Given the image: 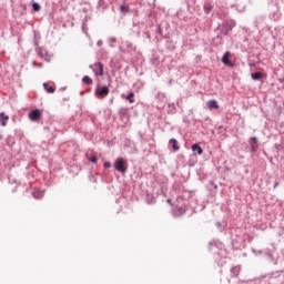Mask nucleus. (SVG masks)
<instances>
[{
	"mask_svg": "<svg viewBox=\"0 0 284 284\" xmlns=\"http://www.w3.org/2000/svg\"><path fill=\"white\" fill-rule=\"evenodd\" d=\"M114 169L116 172H120L121 174H125L128 172V161L123 158H118L113 163Z\"/></svg>",
	"mask_w": 284,
	"mask_h": 284,
	"instance_id": "1",
	"label": "nucleus"
},
{
	"mask_svg": "<svg viewBox=\"0 0 284 284\" xmlns=\"http://www.w3.org/2000/svg\"><path fill=\"white\" fill-rule=\"evenodd\" d=\"M236 26V22L234 20H225L222 23V34H224V37H226V34H230V32H232L233 28Z\"/></svg>",
	"mask_w": 284,
	"mask_h": 284,
	"instance_id": "2",
	"label": "nucleus"
},
{
	"mask_svg": "<svg viewBox=\"0 0 284 284\" xmlns=\"http://www.w3.org/2000/svg\"><path fill=\"white\" fill-rule=\"evenodd\" d=\"M108 94H110V89L108 87L95 89V97H98V99H105Z\"/></svg>",
	"mask_w": 284,
	"mask_h": 284,
	"instance_id": "3",
	"label": "nucleus"
},
{
	"mask_svg": "<svg viewBox=\"0 0 284 284\" xmlns=\"http://www.w3.org/2000/svg\"><path fill=\"white\" fill-rule=\"evenodd\" d=\"M93 72L97 77H103V63H101V62L94 63Z\"/></svg>",
	"mask_w": 284,
	"mask_h": 284,
	"instance_id": "4",
	"label": "nucleus"
},
{
	"mask_svg": "<svg viewBox=\"0 0 284 284\" xmlns=\"http://www.w3.org/2000/svg\"><path fill=\"white\" fill-rule=\"evenodd\" d=\"M29 119L30 121H39L41 119V111H39L38 109L31 111L29 113Z\"/></svg>",
	"mask_w": 284,
	"mask_h": 284,
	"instance_id": "5",
	"label": "nucleus"
},
{
	"mask_svg": "<svg viewBox=\"0 0 284 284\" xmlns=\"http://www.w3.org/2000/svg\"><path fill=\"white\" fill-rule=\"evenodd\" d=\"M230 57H231L230 51L225 52L222 58V63H224V65H227L229 68H232L234 64L230 62Z\"/></svg>",
	"mask_w": 284,
	"mask_h": 284,
	"instance_id": "6",
	"label": "nucleus"
},
{
	"mask_svg": "<svg viewBox=\"0 0 284 284\" xmlns=\"http://www.w3.org/2000/svg\"><path fill=\"white\" fill-rule=\"evenodd\" d=\"M8 121H10V116L6 115V113L1 112L0 113V123L2 128H6L8 125Z\"/></svg>",
	"mask_w": 284,
	"mask_h": 284,
	"instance_id": "7",
	"label": "nucleus"
},
{
	"mask_svg": "<svg viewBox=\"0 0 284 284\" xmlns=\"http://www.w3.org/2000/svg\"><path fill=\"white\" fill-rule=\"evenodd\" d=\"M209 110H219V102L216 100H210L206 103Z\"/></svg>",
	"mask_w": 284,
	"mask_h": 284,
	"instance_id": "8",
	"label": "nucleus"
},
{
	"mask_svg": "<svg viewBox=\"0 0 284 284\" xmlns=\"http://www.w3.org/2000/svg\"><path fill=\"white\" fill-rule=\"evenodd\" d=\"M169 143L170 145H172V149L174 150V152H179V150L181 149L178 144L179 142L176 141V139H171Z\"/></svg>",
	"mask_w": 284,
	"mask_h": 284,
	"instance_id": "9",
	"label": "nucleus"
},
{
	"mask_svg": "<svg viewBox=\"0 0 284 284\" xmlns=\"http://www.w3.org/2000/svg\"><path fill=\"white\" fill-rule=\"evenodd\" d=\"M192 151L193 152H197V154L201 156V154H203V149L201 148V145L199 144H193L192 145Z\"/></svg>",
	"mask_w": 284,
	"mask_h": 284,
	"instance_id": "10",
	"label": "nucleus"
},
{
	"mask_svg": "<svg viewBox=\"0 0 284 284\" xmlns=\"http://www.w3.org/2000/svg\"><path fill=\"white\" fill-rule=\"evenodd\" d=\"M87 159H88V161H90L94 165H97V163L99 161V159L97 158V154H92L91 156H90V154H87Z\"/></svg>",
	"mask_w": 284,
	"mask_h": 284,
	"instance_id": "11",
	"label": "nucleus"
},
{
	"mask_svg": "<svg viewBox=\"0 0 284 284\" xmlns=\"http://www.w3.org/2000/svg\"><path fill=\"white\" fill-rule=\"evenodd\" d=\"M43 88L49 94H54V87H50L48 83L44 82Z\"/></svg>",
	"mask_w": 284,
	"mask_h": 284,
	"instance_id": "12",
	"label": "nucleus"
},
{
	"mask_svg": "<svg viewBox=\"0 0 284 284\" xmlns=\"http://www.w3.org/2000/svg\"><path fill=\"white\" fill-rule=\"evenodd\" d=\"M253 81H258L261 79H263V73L262 72H255L251 74Z\"/></svg>",
	"mask_w": 284,
	"mask_h": 284,
	"instance_id": "13",
	"label": "nucleus"
},
{
	"mask_svg": "<svg viewBox=\"0 0 284 284\" xmlns=\"http://www.w3.org/2000/svg\"><path fill=\"white\" fill-rule=\"evenodd\" d=\"M34 199H43V191L36 190L32 192Z\"/></svg>",
	"mask_w": 284,
	"mask_h": 284,
	"instance_id": "14",
	"label": "nucleus"
},
{
	"mask_svg": "<svg viewBox=\"0 0 284 284\" xmlns=\"http://www.w3.org/2000/svg\"><path fill=\"white\" fill-rule=\"evenodd\" d=\"M231 274L233 276H239V274H241V267H239V266L232 267L231 268Z\"/></svg>",
	"mask_w": 284,
	"mask_h": 284,
	"instance_id": "15",
	"label": "nucleus"
},
{
	"mask_svg": "<svg viewBox=\"0 0 284 284\" xmlns=\"http://www.w3.org/2000/svg\"><path fill=\"white\" fill-rule=\"evenodd\" d=\"M82 82L85 83V85H92V83H93V81L91 80V78L88 77V75H84V77L82 78Z\"/></svg>",
	"mask_w": 284,
	"mask_h": 284,
	"instance_id": "16",
	"label": "nucleus"
},
{
	"mask_svg": "<svg viewBox=\"0 0 284 284\" xmlns=\"http://www.w3.org/2000/svg\"><path fill=\"white\" fill-rule=\"evenodd\" d=\"M204 12H205V14H210V12H212V4L205 3L204 4Z\"/></svg>",
	"mask_w": 284,
	"mask_h": 284,
	"instance_id": "17",
	"label": "nucleus"
},
{
	"mask_svg": "<svg viewBox=\"0 0 284 284\" xmlns=\"http://www.w3.org/2000/svg\"><path fill=\"white\" fill-rule=\"evenodd\" d=\"M32 9L34 10V12H39L41 10V4H39L38 2H33Z\"/></svg>",
	"mask_w": 284,
	"mask_h": 284,
	"instance_id": "18",
	"label": "nucleus"
},
{
	"mask_svg": "<svg viewBox=\"0 0 284 284\" xmlns=\"http://www.w3.org/2000/svg\"><path fill=\"white\" fill-rule=\"evenodd\" d=\"M126 101H129V103H134V93L130 92L126 97Z\"/></svg>",
	"mask_w": 284,
	"mask_h": 284,
	"instance_id": "19",
	"label": "nucleus"
},
{
	"mask_svg": "<svg viewBox=\"0 0 284 284\" xmlns=\"http://www.w3.org/2000/svg\"><path fill=\"white\" fill-rule=\"evenodd\" d=\"M256 143H258V139H256V138H251V148H252V150H255V149H254V145H256Z\"/></svg>",
	"mask_w": 284,
	"mask_h": 284,
	"instance_id": "20",
	"label": "nucleus"
},
{
	"mask_svg": "<svg viewBox=\"0 0 284 284\" xmlns=\"http://www.w3.org/2000/svg\"><path fill=\"white\" fill-rule=\"evenodd\" d=\"M178 212H179V214L183 215V214H185V212H187V209L185 206H180V207H178Z\"/></svg>",
	"mask_w": 284,
	"mask_h": 284,
	"instance_id": "21",
	"label": "nucleus"
},
{
	"mask_svg": "<svg viewBox=\"0 0 284 284\" xmlns=\"http://www.w3.org/2000/svg\"><path fill=\"white\" fill-rule=\"evenodd\" d=\"M120 10H121V12H129V11H130V7H128V6H125V4H122V6L120 7Z\"/></svg>",
	"mask_w": 284,
	"mask_h": 284,
	"instance_id": "22",
	"label": "nucleus"
},
{
	"mask_svg": "<svg viewBox=\"0 0 284 284\" xmlns=\"http://www.w3.org/2000/svg\"><path fill=\"white\" fill-rule=\"evenodd\" d=\"M104 168L108 170L109 168H112V163H110V162H104Z\"/></svg>",
	"mask_w": 284,
	"mask_h": 284,
	"instance_id": "23",
	"label": "nucleus"
}]
</instances>
